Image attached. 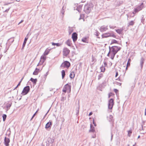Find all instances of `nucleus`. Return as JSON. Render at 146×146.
I'll list each match as a JSON object with an SVG mask.
<instances>
[{
  "mask_svg": "<svg viewBox=\"0 0 146 146\" xmlns=\"http://www.w3.org/2000/svg\"><path fill=\"white\" fill-rule=\"evenodd\" d=\"M30 88L29 86H27L25 87L21 93L23 95H25L27 94L29 92Z\"/></svg>",
  "mask_w": 146,
  "mask_h": 146,
  "instance_id": "1",
  "label": "nucleus"
},
{
  "mask_svg": "<svg viewBox=\"0 0 146 146\" xmlns=\"http://www.w3.org/2000/svg\"><path fill=\"white\" fill-rule=\"evenodd\" d=\"M114 104V100L113 99L111 98L108 101V107L109 109L111 110Z\"/></svg>",
  "mask_w": 146,
  "mask_h": 146,
  "instance_id": "2",
  "label": "nucleus"
},
{
  "mask_svg": "<svg viewBox=\"0 0 146 146\" xmlns=\"http://www.w3.org/2000/svg\"><path fill=\"white\" fill-rule=\"evenodd\" d=\"M111 49H112L113 53L116 54L117 52L120 50V48L118 46H114L110 47Z\"/></svg>",
  "mask_w": 146,
  "mask_h": 146,
  "instance_id": "3",
  "label": "nucleus"
},
{
  "mask_svg": "<svg viewBox=\"0 0 146 146\" xmlns=\"http://www.w3.org/2000/svg\"><path fill=\"white\" fill-rule=\"evenodd\" d=\"M70 66V63L68 61H66L63 63L60 66L61 68H69Z\"/></svg>",
  "mask_w": 146,
  "mask_h": 146,
  "instance_id": "4",
  "label": "nucleus"
},
{
  "mask_svg": "<svg viewBox=\"0 0 146 146\" xmlns=\"http://www.w3.org/2000/svg\"><path fill=\"white\" fill-rule=\"evenodd\" d=\"M91 8L88 5H86L84 6V11L86 13L88 14L91 11Z\"/></svg>",
  "mask_w": 146,
  "mask_h": 146,
  "instance_id": "5",
  "label": "nucleus"
},
{
  "mask_svg": "<svg viewBox=\"0 0 146 146\" xmlns=\"http://www.w3.org/2000/svg\"><path fill=\"white\" fill-rule=\"evenodd\" d=\"M143 8V3H142L139 6L137 7L135 9L134 12L136 13L139 11L141 10Z\"/></svg>",
  "mask_w": 146,
  "mask_h": 146,
  "instance_id": "6",
  "label": "nucleus"
},
{
  "mask_svg": "<svg viewBox=\"0 0 146 146\" xmlns=\"http://www.w3.org/2000/svg\"><path fill=\"white\" fill-rule=\"evenodd\" d=\"M70 50L67 48H65L63 50V55L66 56L68 55L70 52Z\"/></svg>",
  "mask_w": 146,
  "mask_h": 146,
  "instance_id": "7",
  "label": "nucleus"
},
{
  "mask_svg": "<svg viewBox=\"0 0 146 146\" xmlns=\"http://www.w3.org/2000/svg\"><path fill=\"white\" fill-rule=\"evenodd\" d=\"M72 37L73 41L75 42L77 39V34L76 33H74L72 34Z\"/></svg>",
  "mask_w": 146,
  "mask_h": 146,
  "instance_id": "8",
  "label": "nucleus"
},
{
  "mask_svg": "<svg viewBox=\"0 0 146 146\" xmlns=\"http://www.w3.org/2000/svg\"><path fill=\"white\" fill-rule=\"evenodd\" d=\"M45 56V55H44L41 56L40 57V60L39 62V63H40V64H42L45 60L46 58V57Z\"/></svg>",
  "mask_w": 146,
  "mask_h": 146,
  "instance_id": "9",
  "label": "nucleus"
},
{
  "mask_svg": "<svg viewBox=\"0 0 146 146\" xmlns=\"http://www.w3.org/2000/svg\"><path fill=\"white\" fill-rule=\"evenodd\" d=\"M64 87L67 90L68 92H70L71 87V86L70 85L68 84H67L64 86Z\"/></svg>",
  "mask_w": 146,
  "mask_h": 146,
  "instance_id": "10",
  "label": "nucleus"
},
{
  "mask_svg": "<svg viewBox=\"0 0 146 146\" xmlns=\"http://www.w3.org/2000/svg\"><path fill=\"white\" fill-rule=\"evenodd\" d=\"M108 29V26H102L100 28V30L101 32H104L106 31Z\"/></svg>",
  "mask_w": 146,
  "mask_h": 146,
  "instance_id": "11",
  "label": "nucleus"
},
{
  "mask_svg": "<svg viewBox=\"0 0 146 146\" xmlns=\"http://www.w3.org/2000/svg\"><path fill=\"white\" fill-rule=\"evenodd\" d=\"M10 139L9 138L5 137L4 139V144L5 146H9Z\"/></svg>",
  "mask_w": 146,
  "mask_h": 146,
  "instance_id": "12",
  "label": "nucleus"
},
{
  "mask_svg": "<svg viewBox=\"0 0 146 146\" xmlns=\"http://www.w3.org/2000/svg\"><path fill=\"white\" fill-rule=\"evenodd\" d=\"M102 36L103 38H107L111 36V35L110 33H107L103 34L102 35Z\"/></svg>",
  "mask_w": 146,
  "mask_h": 146,
  "instance_id": "13",
  "label": "nucleus"
},
{
  "mask_svg": "<svg viewBox=\"0 0 146 146\" xmlns=\"http://www.w3.org/2000/svg\"><path fill=\"white\" fill-rule=\"evenodd\" d=\"M52 123L51 122L49 121L48 122L46 125L45 128L46 129H48L50 128Z\"/></svg>",
  "mask_w": 146,
  "mask_h": 146,
  "instance_id": "14",
  "label": "nucleus"
},
{
  "mask_svg": "<svg viewBox=\"0 0 146 146\" xmlns=\"http://www.w3.org/2000/svg\"><path fill=\"white\" fill-rule=\"evenodd\" d=\"M145 61V59L143 57H141L140 60V65L141 68H142L143 66V64Z\"/></svg>",
  "mask_w": 146,
  "mask_h": 146,
  "instance_id": "15",
  "label": "nucleus"
},
{
  "mask_svg": "<svg viewBox=\"0 0 146 146\" xmlns=\"http://www.w3.org/2000/svg\"><path fill=\"white\" fill-rule=\"evenodd\" d=\"M28 39V38L26 37L25 38V40H24V41L23 42V44L22 45V49H23V48L25 47Z\"/></svg>",
  "mask_w": 146,
  "mask_h": 146,
  "instance_id": "16",
  "label": "nucleus"
},
{
  "mask_svg": "<svg viewBox=\"0 0 146 146\" xmlns=\"http://www.w3.org/2000/svg\"><path fill=\"white\" fill-rule=\"evenodd\" d=\"M12 104V103L11 102H9L7 104L6 106V107L7 109V111H8L10 109V108L11 107Z\"/></svg>",
  "mask_w": 146,
  "mask_h": 146,
  "instance_id": "17",
  "label": "nucleus"
},
{
  "mask_svg": "<svg viewBox=\"0 0 146 146\" xmlns=\"http://www.w3.org/2000/svg\"><path fill=\"white\" fill-rule=\"evenodd\" d=\"M40 69H37L36 68L35 71L33 73V74L34 75H38V73Z\"/></svg>",
  "mask_w": 146,
  "mask_h": 146,
  "instance_id": "18",
  "label": "nucleus"
},
{
  "mask_svg": "<svg viewBox=\"0 0 146 146\" xmlns=\"http://www.w3.org/2000/svg\"><path fill=\"white\" fill-rule=\"evenodd\" d=\"M30 80L34 84H36L37 82V79L36 78L34 79L33 78H31Z\"/></svg>",
  "mask_w": 146,
  "mask_h": 146,
  "instance_id": "19",
  "label": "nucleus"
},
{
  "mask_svg": "<svg viewBox=\"0 0 146 146\" xmlns=\"http://www.w3.org/2000/svg\"><path fill=\"white\" fill-rule=\"evenodd\" d=\"M115 31L117 33L120 34H121L122 32L123 31V29H118L115 30Z\"/></svg>",
  "mask_w": 146,
  "mask_h": 146,
  "instance_id": "20",
  "label": "nucleus"
},
{
  "mask_svg": "<svg viewBox=\"0 0 146 146\" xmlns=\"http://www.w3.org/2000/svg\"><path fill=\"white\" fill-rule=\"evenodd\" d=\"M66 44L69 46H71V41L69 40H68L66 42Z\"/></svg>",
  "mask_w": 146,
  "mask_h": 146,
  "instance_id": "21",
  "label": "nucleus"
},
{
  "mask_svg": "<svg viewBox=\"0 0 146 146\" xmlns=\"http://www.w3.org/2000/svg\"><path fill=\"white\" fill-rule=\"evenodd\" d=\"M74 77V72H71L70 75V77L71 78H73Z\"/></svg>",
  "mask_w": 146,
  "mask_h": 146,
  "instance_id": "22",
  "label": "nucleus"
},
{
  "mask_svg": "<svg viewBox=\"0 0 146 146\" xmlns=\"http://www.w3.org/2000/svg\"><path fill=\"white\" fill-rule=\"evenodd\" d=\"M73 28L72 27H69V29L68 30V32L69 33V35L71 34L72 32L73 31Z\"/></svg>",
  "mask_w": 146,
  "mask_h": 146,
  "instance_id": "23",
  "label": "nucleus"
},
{
  "mask_svg": "<svg viewBox=\"0 0 146 146\" xmlns=\"http://www.w3.org/2000/svg\"><path fill=\"white\" fill-rule=\"evenodd\" d=\"M80 108V106L79 104V102H78V108L76 109V114L77 116L78 115L79 113V110Z\"/></svg>",
  "mask_w": 146,
  "mask_h": 146,
  "instance_id": "24",
  "label": "nucleus"
},
{
  "mask_svg": "<svg viewBox=\"0 0 146 146\" xmlns=\"http://www.w3.org/2000/svg\"><path fill=\"white\" fill-rule=\"evenodd\" d=\"M134 24V22L133 21H131L128 23V26H133Z\"/></svg>",
  "mask_w": 146,
  "mask_h": 146,
  "instance_id": "25",
  "label": "nucleus"
},
{
  "mask_svg": "<svg viewBox=\"0 0 146 146\" xmlns=\"http://www.w3.org/2000/svg\"><path fill=\"white\" fill-rule=\"evenodd\" d=\"M61 73L62 75V79H63L65 75V71L64 70H63L62 71Z\"/></svg>",
  "mask_w": 146,
  "mask_h": 146,
  "instance_id": "26",
  "label": "nucleus"
},
{
  "mask_svg": "<svg viewBox=\"0 0 146 146\" xmlns=\"http://www.w3.org/2000/svg\"><path fill=\"white\" fill-rule=\"evenodd\" d=\"M82 6L80 5L78 7L76 8V10L79 12H80L81 11V9L82 8Z\"/></svg>",
  "mask_w": 146,
  "mask_h": 146,
  "instance_id": "27",
  "label": "nucleus"
},
{
  "mask_svg": "<svg viewBox=\"0 0 146 146\" xmlns=\"http://www.w3.org/2000/svg\"><path fill=\"white\" fill-rule=\"evenodd\" d=\"M130 61H131V59L129 58V59L128 62H127V67H126V69H127L128 67L129 66H130Z\"/></svg>",
  "mask_w": 146,
  "mask_h": 146,
  "instance_id": "28",
  "label": "nucleus"
},
{
  "mask_svg": "<svg viewBox=\"0 0 146 146\" xmlns=\"http://www.w3.org/2000/svg\"><path fill=\"white\" fill-rule=\"evenodd\" d=\"M64 7H63L61 11V14H62L61 16L62 17V18H63V15L64 13Z\"/></svg>",
  "mask_w": 146,
  "mask_h": 146,
  "instance_id": "29",
  "label": "nucleus"
},
{
  "mask_svg": "<svg viewBox=\"0 0 146 146\" xmlns=\"http://www.w3.org/2000/svg\"><path fill=\"white\" fill-rule=\"evenodd\" d=\"M95 131L94 127H92V125H90V131L92 132H94Z\"/></svg>",
  "mask_w": 146,
  "mask_h": 146,
  "instance_id": "30",
  "label": "nucleus"
},
{
  "mask_svg": "<svg viewBox=\"0 0 146 146\" xmlns=\"http://www.w3.org/2000/svg\"><path fill=\"white\" fill-rule=\"evenodd\" d=\"M49 50L46 49L44 53V55H48L49 52Z\"/></svg>",
  "mask_w": 146,
  "mask_h": 146,
  "instance_id": "31",
  "label": "nucleus"
},
{
  "mask_svg": "<svg viewBox=\"0 0 146 146\" xmlns=\"http://www.w3.org/2000/svg\"><path fill=\"white\" fill-rule=\"evenodd\" d=\"M3 120L4 121L6 119L7 117V115L6 114H3L2 116Z\"/></svg>",
  "mask_w": 146,
  "mask_h": 146,
  "instance_id": "32",
  "label": "nucleus"
},
{
  "mask_svg": "<svg viewBox=\"0 0 146 146\" xmlns=\"http://www.w3.org/2000/svg\"><path fill=\"white\" fill-rule=\"evenodd\" d=\"M95 31H96L95 32V35L97 38H99V37H98V36H99V34H100V33L97 30H96Z\"/></svg>",
  "mask_w": 146,
  "mask_h": 146,
  "instance_id": "33",
  "label": "nucleus"
},
{
  "mask_svg": "<svg viewBox=\"0 0 146 146\" xmlns=\"http://www.w3.org/2000/svg\"><path fill=\"white\" fill-rule=\"evenodd\" d=\"M52 44L53 46L56 45L57 46H60L61 45L59 43H54V42L52 43Z\"/></svg>",
  "mask_w": 146,
  "mask_h": 146,
  "instance_id": "34",
  "label": "nucleus"
},
{
  "mask_svg": "<svg viewBox=\"0 0 146 146\" xmlns=\"http://www.w3.org/2000/svg\"><path fill=\"white\" fill-rule=\"evenodd\" d=\"M103 76V74L101 73L98 76V80H99Z\"/></svg>",
  "mask_w": 146,
  "mask_h": 146,
  "instance_id": "35",
  "label": "nucleus"
},
{
  "mask_svg": "<svg viewBox=\"0 0 146 146\" xmlns=\"http://www.w3.org/2000/svg\"><path fill=\"white\" fill-rule=\"evenodd\" d=\"M109 121H112L113 117L112 115H110L109 117Z\"/></svg>",
  "mask_w": 146,
  "mask_h": 146,
  "instance_id": "36",
  "label": "nucleus"
},
{
  "mask_svg": "<svg viewBox=\"0 0 146 146\" xmlns=\"http://www.w3.org/2000/svg\"><path fill=\"white\" fill-rule=\"evenodd\" d=\"M82 42H84L88 43V42H87V38H86L85 37V38H82Z\"/></svg>",
  "mask_w": 146,
  "mask_h": 146,
  "instance_id": "37",
  "label": "nucleus"
},
{
  "mask_svg": "<svg viewBox=\"0 0 146 146\" xmlns=\"http://www.w3.org/2000/svg\"><path fill=\"white\" fill-rule=\"evenodd\" d=\"M100 69L101 70V72H104L105 71V68L103 66L101 67L100 68Z\"/></svg>",
  "mask_w": 146,
  "mask_h": 146,
  "instance_id": "38",
  "label": "nucleus"
},
{
  "mask_svg": "<svg viewBox=\"0 0 146 146\" xmlns=\"http://www.w3.org/2000/svg\"><path fill=\"white\" fill-rule=\"evenodd\" d=\"M117 43V40H115L113 39L112 40L111 44H112L114 43Z\"/></svg>",
  "mask_w": 146,
  "mask_h": 146,
  "instance_id": "39",
  "label": "nucleus"
},
{
  "mask_svg": "<svg viewBox=\"0 0 146 146\" xmlns=\"http://www.w3.org/2000/svg\"><path fill=\"white\" fill-rule=\"evenodd\" d=\"M128 135L129 137H130L131 133H132V131L131 130H129L128 131Z\"/></svg>",
  "mask_w": 146,
  "mask_h": 146,
  "instance_id": "40",
  "label": "nucleus"
},
{
  "mask_svg": "<svg viewBox=\"0 0 146 146\" xmlns=\"http://www.w3.org/2000/svg\"><path fill=\"white\" fill-rule=\"evenodd\" d=\"M115 54L114 53H113L111 55V58L112 60H113V59Z\"/></svg>",
  "mask_w": 146,
  "mask_h": 146,
  "instance_id": "41",
  "label": "nucleus"
},
{
  "mask_svg": "<svg viewBox=\"0 0 146 146\" xmlns=\"http://www.w3.org/2000/svg\"><path fill=\"white\" fill-rule=\"evenodd\" d=\"M109 27L110 29H114L116 27L115 26H111V25L109 26Z\"/></svg>",
  "mask_w": 146,
  "mask_h": 146,
  "instance_id": "42",
  "label": "nucleus"
},
{
  "mask_svg": "<svg viewBox=\"0 0 146 146\" xmlns=\"http://www.w3.org/2000/svg\"><path fill=\"white\" fill-rule=\"evenodd\" d=\"M67 90H66V89L64 88V87L63 89L62 90V91L64 93H66Z\"/></svg>",
  "mask_w": 146,
  "mask_h": 146,
  "instance_id": "43",
  "label": "nucleus"
},
{
  "mask_svg": "<svg viewBox=\"0 0 146 146\" xmlns=\"http://www.w3.org/2000/svg\"><path fill=\"white\" fill-rule=\"evenodd\" d=\"M134 87H135L134 84H133V85H132L131 86V91H132L133 90L134 88Z\"/></svg>",
  "mask_w": 146,
  "mask_h": 146,
  "instance_id": "44",
  "label": "nucleus"
},
{
  "mask_svg": "<svg viewBox=\"0 0 146 146\" xmlns=\"http://www.w3.org/2000/svg\"><path fill=\"white\" fill-rule=\"evenodd\" d=\"M37 111L36 112L33 114V115L32 118H31V120L33 118V117L35 116V114H36V113L37 112Z\"/></svg>",
  "mask_w": 146,
  "mask_h": 146,
  "instance_id": "45",
  "label": "nucleus"
},
{
  "mask_svg": "<svg viewBox=\"0 0 146 146\" xmlns=\"http://www.w3.org/2000/svg\"><path fill=\"white\" fill-rule=\"evenodd\" d=\"M113 136V135L112 133H111V141L112 140Z\"/></svg>",
  "mask_w": 146,
  "mask_h": 146,
  "instance_id": "46",
  "label": "nucleus"
},
{
  "mask_svg": "<svg viewBox=\"0 0 146 146\" xmlns=\"http://www.w3.org/2000/svg\"><path fill=\"white\" fill-rule=\"evenodd\" d=\"M109 48L110 49V51H109L108 53V54H107V56H109V54H110V46H109Z\"/></svg>",
  "mask_w": 146,
  "mask_h": 146,
  "instance_id": "47",
  "label": "nucleus"
},
{
  "mask_svg": "<svg viewBox=\"0 0 146 146\" xmlns=\"http://www.w3.org/2000/svg\"><path fill=\"white\" fill-rule=\"evenodd\" d=\"M118 90L116 89H114V91L116 93L118 92Z\"/></svg>",
  "mask_w": 146,
  "mask_h": 146,
  "instance_id": "48",
  "label": "nucleus"
},
{
  "mask_svg": "<svg viewBox=\"0 0 146 146\" xmlns=\"http://www.w3.org/2000/svg\"><path fill=\"white\" fill-rule=\"evenodd\" d=\"M118 75V73L117 72H116L115 77H117V76Z\"/></svg>",
  "mask_w": 146,
  "mask_h": 146,
  "instance_id": "49",
  "label": "nucleus"
},
{
  "mask_svg": "<svg viewBox=\"0 0 146 146\" xmlns=\"http://www.w3.org/2000/svg\"><path fill=\"white\" fill-rule=\"evenodd\" d=\"M11 3H6L5 4V5H8L9 4H11Z\"/></svg>",
  "mask_w": 146,
  "mask_h": 146,
  "instance_id": "50",
  "label": "nucleus"
},
{
  "mask_svg": "<svg viewBox=\"0 0 146 146\" xmlns=\"http://www.w3.org/2000/svg\"><path fill=\"white\" fill-rule=\"evenodd\" d=\"M21 81H20L19 84L17 85V86H19L20 85L21 83Z\"/></svg>",
  "mask_w": 146,
  "mask_h": 146,
  "instance_id": "51",
  "label": "nucleus"
},
{
  "mask_svg": "<svg viewBox=\"0 0 146 146\" xmlns=\"http://www.w3.org/2000/svg\"><path fill=\"white\" fill-rule=\"evenodd\" d=\"M92 112H90L89 113V115L90 116L91 115H92Z\"/></svg>",
  "mask_w": 146,
  "mask_h": 146,
  "instance_id": "52",
  "label": "nucleus"
},
{
  "mask_svg": "<svg viewBox=\"0 0 146 146\" xmlns=\"http://www.w3.org/2000/svg\"><path fill=\"white\" fill-rule=\"evenodd\" d=\"M23 21V20H21V21L19 23L18 25H19Z\"/></svg>",
  "mask_w": 146,
  "mask_h": 146,
  "instance_id": "53",
  "label": "nucleus"
},
{
  "mask_svg": "<svg viewBox=\"0 0 146 146\" xmlns=\"http://www.w3.org/2000/svg\"><path fill=\"white\" fill-rule=\"evenodd\" d=\"M111 36H112L113 37H115V36L114 35V34H112L111 35Z\"/></svg>",
  "mask_w": 146,
  "mask_h": 146,
  "instance_id": "54",
  "label": "nucleus"
},
{
  "mask_svg": "<svg viewBox=\"0 0 146 146\" xmlns=\"http://www.w3.org/2000/svg\"><path fill=\"white\" fill-rule=\"evenodd\" d=\"M117 84L119 85V86H121V83H118Z\"/></svg>",
  "mask_w": 146,
  "mask_h": 146,
  "instance_id": "55",
  "label": "nucleus"
},
{
  "mask_svg": "<svg viewBox=\"0 0 146 146\" xmlns=\"http://www.w3.org/2000/svg\"><path fill=\"white\" fill-rule=\"evenodd\" d=\"M93 123L94 124V125L95 126H96V123H95L94 122V120L93 121Z\"/></svg>",
  "mask_w": 146,
  "mask_h": 146,
  "instance_id": "56",
  "label": "nucleus"
},
{
  "mask_svg": "<svg viewBox=\"0 0 146 146\" xmlns=\"http://www.w3.org/2000/svg\"><path fill=\"white\" fill-rule=\"evenodd\" d=\"M140 135L138 136V138H137L138 139L139 138H140Z\"/></svg>",
  "mask_w": 146,
  "mask_h": 146,
  "instance_id": "57",
  "label": "nucleus"
},
{
  "mask_svg": "<svg viewBox=\"0 0 146 146\" xmlns=\"http://www.w3.org/2000/svg\"><path fill=\"white\" fill-rule=\"evenodd\" d=\"M18 86H17H17L14 89V90L15 89H16L17 87H18Z\"/></svg>",
  "mask_w": 146,
  "mask_h": 146,
  "instance_id": "58",
  "label": "nucleus"
},
{
  "mask_svg": "<svg viewBox=\"0 0 146 146\" xmlns=\"http://www.w3.org/2000/svg\"><path fill=\"white\" fill-rule=\"evenodd\" d=\"M81 19V16H80V17L79 18V20H80Z\"/></svg>",
  "mask_w": 146,
  "mask_h": 146,
  "instance_id": "59",
  "label": "nucleus"
},
{
  "mask_svg": "<svg viewBox=\"0 0 146 146\" xmlns=\"http://www.w3.org/2000/svg\"><path fill=\"white\" fill-rule=\"evenodd\" d=\"M145 115H146V112L145 111Z\"/></svg>",
  "mask_w": 146,
  "mask_h": 146,
  "instance_id": "60",
  "label": "nucleus"
},
{
  "mask_svg": "<svg viewBox=\"0 0 146 146\" xmlns=\"http://www.w3.org/2000/svg\"><path fill=\"white\" fill-rule=\"evenodd\" d=\"M23 78L21 79V80L20 81H21V82L22 81V80H23Z\"/></svg>",
  "mask_w": 146,
  "mask_h": 146,
  "instance_id": "61",
  "label": "nucleus"
},
{
  "mask_svg": "<svg viewBox=\"0 0 146 146\" xmlns=\"http://www.w3.org/2000/svg\"><path fill=\"white\" fill-rule=\"evenodd\" d=\"M23 78L21 79V80L20 81H21V82L22 81V80H23Z\"/></svg>",
  "mask_w": 146,
  "mask_h": 146,
  "instance_id": "62",
  "label": "nucleus"
},
{
  "mask_svg": "<svg viewBox=\"0 0 146 146\" xmlns=\"http://www.w3.org/2000/svg\"><path fill=\"white\" fill-rule=\"evenodd\" d=\"M47 75H48V73H47H47H46V76H47Z\"/></svg>",
  "mask_w": 146,
  "mask_h": 146,
  "instance_id": "63",
  "label": "nucleus"
},
{
  "mask_svg": "<svg viewBox=\"0 0 146 146\" xmlns=\"http://www.w3.org/2000/svg\"><path fill=\"white\" fill-rule=\"evenodd\" d=\"M49 111V110H48V111H47V113H46V114H47V113Z\"/></svg>",
  "mask_w": 146,
  "mask_h": 146,
  "instance_id": "64",
  "label": "nucleus"
}]
</instances>
